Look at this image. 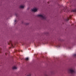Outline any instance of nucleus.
Here are the masks:
<instances>
[{
	"label": "nucleus",
	"instance_id": "f257e3e1",
	"mask_svg": "<svg viewBox=\"0 0 76 76\" xmlns=\"http://www.w3.org/2000/svg\"><path fill=\"white\" fill-rule=\"evenodd\" d=\"M38 16L40 17V18H42V19H44V18H45V17L41 15H38Z\"/></svg>",
	"mask_w": 76,
	"mask_h": 76
},
{
	"label": "nucleus",
	"instance_id": "f03ea898",
	"mask_svg": "<svg viewBox=\"0 0 76 76\" xmlns=\"http://www.w3.org/2000/svg\"><path fill=\"white\" fill-rule=\"evenodd\" d=\"M37 9L36 8H34L31 10L32 11V12H37Z\"/></svg>",
	"mask_w": 76,
	"mask_h": 76
},
{
	"label": "nucleus",
	"instance_id": "7ed1b4c3",
	"mask_svg": "<svg viewBox=\"0 0 76 76\" xmlns=\"http://www.w3.org/2000/svg\"><path fill=\"white\" fill-rule=\"evenodd\" d=\"M69 71L71 73H75V71L73 70V69H69Z\"/></svg>",
	"mask_w": 76,
	"mask_h": 76
},
{
	"label": "nucleus",
	"instance_id": "20e7f679",
	"mask_svg": "<svg viewBox=\"0 0 76 76\" xmlns=\"http://www.w3.org/2000/svg\"><path fill=\"white\" fill-rule=\"evenodd\" d=\"M17 67L15 66H14L12 67V69H17Z\"/></svg>",
	"mask_w": 76,
	"mask_h": 76
},
{
	"label": "nucleus",
	"instance_id": "39448f33",
	"mask_svg": "<svg viewBox=\"0 0 76 76\" xmlns=\"http://www.w3.org/2000/svg\"><path fill=\"white\" fill-rule=\"evenodd\" d=\"M20 8H23L24 7V6H23V5H21V6H20Z\"/></svg>",
	"mask_w": 76,
	"mask_h": 76
},
{
	"label": "nucleus",
	"instance_id": "423d86ee",
	"mask_svg": "<svg viewBox=\"0 0 76 76\" xmlns=\"http://www.w3.org/2000/svg\"><path fill=\"white\" fill-rule=\"evenodd\" d=\"M25 60H29V58H25Z\"/></svg>",
	"mask_w": 76,
	"mask_h": 76
},
{
	"label": "nucleus",
	"instance_id": "0eeeda50",
	"mask_svg": "<svg viewBox=\"0 0 76 76\" xmlns=\"http://www.w3.org/2000/svg\"><path fill=\"white\" fill-rule=\"evenodd\" d=\"M73 56H76V54H74Z\"/></svg>",
	"mask_w": 76,
	"mask_h": 76
},
{
	"label": "nucleus",
	"instance_id": "6e6552de",
	"mask_svg": "<svg viewBox=\"0 0 76 76\" xmlns=\"http://www.w3.org/2000/svg\"><path fill=\"white\" fill-rule=\"evenodd\" d=\"M16 20H15V21L14 23H16Z\"/></svg>",
	"mask_w": 76,
	"mask_h": 76
},
{
	"label": "nucleus",
	"instance_id": "1a4fd4ad",
	"mask_svg": "<svg viewBox=\"0 0 76 76\" xmlns=\"http://www.w3.org/2000/svg\"><path fill=\"white\" fill-rule=\"evenodd\" d=\"M60 46H59V45H58V47H60Z\"/></svg>",
	"mask_w": 76,
	"mask_h": 76
},
{
	"label": "nucleus",
	"instance_id": "9d476101",
	"mask_svg": "<svg viewBox=\"0 0 76 76\" xmlns=\"http://www.w3.org/2000/svg\"><path fill=\"white\" fill-rule=\"evenodd\" d=\"M68 20H69V19H68Z\"/></svg>",
	"mask_w": 76,
	"mask_h": 76
}]
</instances>
